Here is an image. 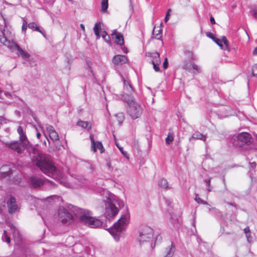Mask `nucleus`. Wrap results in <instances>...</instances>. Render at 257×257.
<instances>
[{"label":"nucleus","mask_w":257,"mask_h":257,"mask_svg":"<svg viewBox=\"0 0 257 257\" xmlns=\"http://www.w3.org/2000/svg\"><path fill=\"white\" fill-rule=\"evenodd\" d=\"M32 160L45 174L56 180H58L60 184L66 187H71L70 184L67 182L63 174L55 166L49 155L38 154L36 156H33Z\"/></svg>","instance_id":"obj_1"},{"label":"nucleus","mask_w":257,"mask_h":257,"mask_svg":"<svg viewBox=\"0 0 257 257\" xmlns=\"http://www.w3.org/2000/svg\"><path fill=\"white\" fill-rule=\"evenodd\" d=\"M79 220L90 227L95 228L101 226L102 222L92 216V213L88 210L78 208L74 212Z\"/></svg>","instance_id":"obj_2"},{"label":"nucleus","mask_w":257,"mask_h":257,"mask_svg":"<svg viewBox=\"0 0 257 257\" xmlns=\"http://www.w3.org/2000/svg\"><path fill=\"white\" fill-rule=\"evenodd\" d=\"M129 218V214L126 212L122 215L120 218L109 229L110 233L113 236L115 240H119V233L124 229L125 226L128 223Z\"/></svg>","instance_id":"obj_3"},{"label":"nucleus","mask_w":257,"mask_h":257,"mask_svg":"<svg viewBox=\"0 0 257 257\" xmlns=\"http://www.w3.org/2000/svg\"><path fill=\"white\" fill-rule=\"evenodd\" d=\"M124 101L128 104L127 112L133 119H136L140 117L143 112L142 106L135 101L134 97L130 98L124 97Z\"/></svg>","instance_id":"obj_4"},{"label":"nucleus","mask_w":257,"mask_h":257,"mask_svg":"<svg viewBox=\"0 0 257 257\" xmlns=\"http://www.w3.org/2000/svg\"><path fill=\"white\" fill-rule=\"evenodd\" d=\"M0 41L4 45L8 46L11 50H17L23 59H28L30 57L29 53L23 50L17 43L8 41L5 36L0 35Z\"/></svg>","instance_id":"obj_5"},{"label":"nucleus","mask_w":257,"mask_h":257,"mask_svg":"<svg viewBox=\"0 0 257 257\" xmlns=\"http://www.w3.org/2000/svg\"><path fill=\"white\" fill-rule=\"evenodd\" d=\"M154 230L149 226H144L139 232L137 241L140 244L150 241L153 236Z\"/></svg>","instance_id":"obj_6"},{"label":"nucleus","mask_w":257,"mask_h":257,"mask_svg":"<svg viewBox=\"0 0 257 257\" xmlns=\"http://www.w3.org/2000/svg\"><path fill=\"white\" fill-rule=\"evenodd\" d=\"M58 219L63 224H70L73 221V216L63 207H60L58 210Z\"/></svg>","instance_id":"obj_7"},{"label":"nucleus","mask_w":257,"mask_h":257,"mask_svg":"<svg viewBox=\"0 0 257 257\" xmlns=\"http://www.w3.org/2000/svg\"><path fill=\"white\" fill-rule=\"evenodd\" d=\"M106 211L105 215L106 218L110 219L115 216L118 212V209L115 205L112 203L110 199H108L107 202L106 203Z\"/></svg>","instance_id":"obj_8"},{"label":"nucleus","mask_w":257,"mask_h":257,"mask_svg":"<svg viewBox=\"0 0 257 257\" xmlns=\"http://www.w3.org/2000/svg\"><path fill=\"white\" fill-rule=\"evenodd\" d=\"M6 147L16 152L18 154H22L24 152L26 147L18 141H13L6 142L5 143Z\"/></svg>","instance_id":"obj_9"},{"label":"nucleus","mask_w":257,"mask_h":257,"mask_svg":"<svg viewBox=\"0 0 257 257\" xmlns=\"http://www.w3.org/2000/svg\"><path fill=\"white\" fill-rule=\"evenodd\" d=\"M123 84L124 92L122 95V98L124 100V97L130 98V97H134L132 95L134 89L130 82L125 79H123Z\"/></svg>","instance_id":"obj_10"},{"label":"nucleus","mask_w":257,"mask_h":257,"mask_svg":"<svg viewBox=\"0 0 257 257\" xmlns=\"http://www.w3.org/2000/svg\"><path fill=\"white\" fill-rule=\"evenodd\" d=\"M18 133L19 135V141L23 146H25L26 148L29 146L30 143L28 141L25 132L24 131L23 128L19 126L17 129Z\"/></svg>","instance_id":"obj_11"},{"label":"nucleus","mask_w":257,"mask_h":257,"mask_svg":"<svg viewBox=\"0 0 257 257\" xmlns=\"http://www.w3.org/2000/svg\"><path fill=\"white\" fill-rule=\"evenodd\" d=\"M46 128L47 133L49 134L50 138L53 142L59 140V135L53 126L49 124H46Z\"/></svg>","instance_id":"obj_12"},{"label":"nucleus","mask_w":257,"mask_h":257,"mask_svg":"<svg viewBox=\"0 0 257 257\" xmlns=\"http://www.w3.org/2000/svg\"><path fill=\"white\" fill-rule=\"evenodd\" d=\"M9 212L13 214L18 209L19 207L16 204V199L13 196H11L7 202Z\"/></svg>","instance_id":"obj_13"},{"label":"nucleus","mask_w":257,"mask_h":257,"mask_svg":"<svg viewBox=\"0 0 257 257\" xmlns=\"http://www.w3.org/2000/svg\"><path fill=\"white\" fill-rule=\"evenodd\" d=\"M193 61L185 60L184 63L183 69L190 72L192 69L196 70L198 73L201 72V70L197 65L192 62Z\"/></svg>","instance_id":"obj_14"},{"label":"nucleus","mask_w":257,"mask_h":257,"mask_svg":"<svg viewBox=\"0 0 257 257\" xmlns=\"http://www.w3.org/2000/svg\"><path fill=\"white\" fill-rule=\"evenodd\" d=\"M214 41L223 50H228L229 42L225 36L221 37V39L215 38Z\"/></svg>","instance_id":"obj_15"},{"label":"nucleus","mask_w":257,"mask_h":257,"mask_svg":"<svg viewBox=\"0 0 257 257\" xmlns=\"http://www.w3.org/2000/svg\"><path fill=\"white\" fill-rule=\"evenodd\" d=\"M112 62L115 65H121L127 62L126 56L122 55H115L112 59Z\"/></svg>","instance_id":"obj_16"},{"label":"nucleus","mask_w":257,"mask_h":257,"mask_svg":"<svg viewBox=\"0 0 257 257\" xmlns=\"http://www.w3.org/2000/svg\"><path fill=\"white\" fill-rule=\"evenodd\" d=\"M90 139L92 144V150L93 152H96L98 149L100 151V153H102L104 152V149L102 143L100 142H95L93 137L92 135L90 136Z\"/></svg>","instance_id":"obj_17"},{"label":"nucleus","mask_w":257,"mask_h":257,"mask_svg":"<svg viewBox=\"0 0 257 257\" xmlns=\"http://www.w3.org/2000/svg\"><path fill=\"white\" fill-rule=\"evenodd\" d=\"M112 39H115V42L120 46L124 44V39L122 35L117 32L116 30H114L111 34Z\"/></svg>","instance_id":"obj_18"},{"label":"nucleus","mask_w":257,"mask_h":257,"mask_svg":"<svg viewBox=\"0 0 257 257\" xmlns=\"http://www.w3.org/2000/svg\"><path fill=\"white\" fill-rule=\"evenodd\" d=\"M30 183L33 187L36 188L42 186L44 183V181L38 177L33 176L30 178Z\"/></svg>","instance_id":"obj_19"},{"label":"nucleus","mask_w":257,"mask_h":257,"mask_svg":"<svg viewBox=\"0 0 257 257\" xmlns=\"http://www.w3.org/2000/svg\"><path fill=\"white\" fill-rule=\"evenodd\" d=\"M9 226L10 227L11 232L13 234L15 241L17 243H19L21 241V235L20 234L18 229L13 225V224L11 223L9 224Z\"/></svg>","instance_id":"obj_20"},{"label":"nucleus","mask_w":257,"mask_h":257,"mask_svg":"<svg viewBox=\"0 0 257 257\" xmlns=\"http://www.w3.org/2000/svg\"><path fill=\"white\" fill-rule=\"evenodd\" d=\"M146 56L151 59L152 63H161L160 54L157 52H147L146 54Z\"/></svg>","instance_id":"obj_21"},{"label":"nucleus","mask_w":257,"mask_h":257,"mask_svg":"<svg viewBox=\"0 0 257 257\" xmlns=\"http://www.w3.org/2000/svg\"><path fill=\"white\" fill-rule=\"evenodd\" d=\"M175 251V246L173 242H171V245L166 248L164 252V256L163 257H172Z\"/></svg>","instance_id":"obj_22"},{"label":"nucleus","mask_w":257,"mask_h":257,"mask_svg":"<svg viewBox=\"0 0 257 257\" xmlns=\"http://www.w3.org/2000/svg\"><path fill=\"white\" fill-rule=\"evenodd\" d=\"M206 139V136L205 135H203L199 132H196L193 134L191 138H190L189 140L191 141V139L200 140L205 142Z\"/></svg>","instance_id":"obj_23"},{"label":"nucleus","mask_w":257,"mask_h":257,"mask_svg":"<svg viewBox=\"0 0 257 257\" xmlns=\"http://www.w3.org/2000/svg\"><path fill=\"white\" fill-rule=\"evenodd\" d=\"M153 34L156 39L160 40L162 37V30L160 27H155L153 31Z\"/></svg>","instance_id":"obj_24"},{"label":"nucleus","mask_w":257,"mask_h":257,"mask_svg":"<svg viewBox=\"0 0 257 257\" xmlns=\"http://www.w3.org/2000/svg\"><path fill=\"white\" fill-rule=\"evenodd\" d=\"M158 184L161 188H164L165 189H167L169 188L168 181H167L166 179H165L164 178L159 179L158 181Z\"/></svg>","instance_id":"obj_25"},{"label":"nucleus","mask_w":257,"mask_h":257,"mask_svg":"<svg viewBox=\"0 0 257 257\" xmlns=\"http://www.w3.org/2000/svg\"><path fill=\"white\" fill-rule=\"evenodd\" d=\"M101 29L100 23H96L93 28V31L95 35L96 36L97 39H99L100 37L99 34V30Z\"/></svg>","instance_id":"obj_26"},{"label":"nucleus","mask_w":257,"mask_h":257,"mask_svg":"<svg viewBox=\"0 0 257 257\" xmlns=\"http://www.w3.org/2000/svg\"><path fill=\"white\" fill-rule=\"evenodd\" d=\"M10 168L7 166H3L1 168L0 173L3 174V177H5L10 175Z\"/></svg>","instance_id":"obj_27"},{"label":"nucleus","mask_w":257,"mask_h":257,"mask_svg":"<svg viewBox=\"0 0 257 257\" xmlns=\"http://www.w3.org/2000/svg\"><path fill=\"white\" fill-rule=\"evenodd\" d=\"M185 53L188 58V60L194 61L196 60V57L194 55L192 52L189 51H186Z\"/></svg>","instance_id":"obj_28"},{"label":"nucleus","mask_w":257,"mask_h":257,"mask_svg":"<svg viewBox=\"0 0 257 257\" xmlns=\"http://www.w3.org/2000/svg\"><path fill=\"white\" fill-rule=\"evenodd\" d=\"M108 0H102L101 3V11L103 12L106 11L108 8Z\"/></svg>","instance_id":"obj_29"},{"label":"nucleus","mask_w":257,"mask_h":257,"mask_svg":"<svg viewBox=\"0 0 257 257\" xmlns=\"http://www.w3.org/2000/svg\"><path fill=\"white\" fill-rule=\"evenodd\" d=\"M211 209L212 210L211 213H212L214 215L218 216H220L221 217H223L222 212L221 211H220L218 209H217L215 207H213V208H211Z\"/></svg>","instance_id":"obj_30"},{"label":"nucleus","mask_w":257,"mask_h":257,"mask_svg":"<svg viewBox=\"0 0 257 257\" xmlns=\"http://www.w3.org/2000/svg\"><path fill=\"white\" fill-rule=\"evenodd\" d=\"M174 140V135L172 133H169L166 138V143L169 145Z\"/></svg>","instance_id":"obj_31"},{"label":"nucleus","mask_w":257,"mask_h":257,"mask_svg":"<svg viewBox=\"0 0 257 257\" xmlns=\"http://www.w3.org/2000/svg\"><path fill=\"white\" fill-rule=\"evenodd\" d=\"M101 36L106 42L110 43V38L105 31L102 32Z\"/></svg>","instance_id":"obj_32"},{"label":"nucleus","mask_w":257,"mask_h":257,"mask_svg":"<svg viewBox=\"0 0 257 257\" xmlns=\"http://www.w3.org/2000/svg\"><path fill=\"white\" fill-rule=\"evenodd\" d=\"M77 125L82 128H85L88 127L89 123L88 121L81 120L78 121Z\"/></svg>","instance_id":"obj_33"},{"label":"nucleus","mask_w":257,"mask_h":257,"mask_svg":"<svg viewBox=\"0 0 257 257\" xmlns=\"http://www.w3.org/2000/svg\"><path fill=\"white\" fill-rule=\"evenodd\" d=\"M2 239L4 241H5L8 243H9L11 242V238L7 235V231L6 230H4V235L2 237Z\"/></svg>","instance_id":"obj_34"},{"label":"nucleus","mask_w":257,"mask_h":257,"mask_svg":"<svg viewBox=\"0 0 257 257\" xmlns=\"http://www.w3.org/2000/svg\"><path fill=\"white\" fill-rule=\"evenodd\" d=\"M195 200L196 202H197L198 203L202 204L204 205H208V203L206 201H204L200 198H199L198 196V194H196Z\"/></svg>","instance_id":"obj_35"},{"label":"nucleus","mask_w":257,"mask_h":257,"mask_svg":"<svg viewBox=\"0 0 257 257\" xmlns=\"http://www.w3.org/2000/svg\"><path fill=\"white\" fill-rule=\"evenodd\" d=\"M116 145L119 150V151H120V152L121 153V154H122V155L124 157H126V158H128V155L126 152L123 151V147L119 146L118 144H116Z\"/></svg>","instance_id":"obj_36"},{"label":"nucleus","mask_w":257,"mask_h":257,"mask_svg":"<svg viewBox=\"0 0 257 257\" xmlns=\"http://www.w3.org/2000/svg\"><path fill=\"white\" fill-rule=\"evenodd\" d=\"M212 178L210 177L208 179H206L205 180V182L207 184V190L209 191V192H210L211 191V185H210V182H211V180Z\"/></svg>","instance_id":"obj_37"},{"label":"nucleus","mask_w":257,"mask_h":257,"mask_svg":"<svg viewBox=\"0 0 257 257\" xmlns=\"http://www.w3.org/2000/svg\"><path fill=\"white\" fill-rule=\"evenodd\" d=\"M160 63H158V62H157V63L156 62L152 63V64L153 65L154 69L155 70V71L156 72H159L160 71L159 65H160Z\"/></svg>","instance_id":"obj_38"},{"label":"nucleus","mask_w":257,"mask_h":257,"mask_svg":"<svg viewBox=\"0 0 257 257\" xmlns=\"http://www.w3.org/2000/svg\"><path fill=\"white\" fill-rule=\"evenodd\" d=\"M244 233L246 234V236L247 239V240L249 241V236H250V230L248 227H246L244 229Z\"/></svg>","instance_id":"obj_39"},{"label":"nucleus","mask_w":257,"mask_h":257,"mask_svg":"<svg viewBox=\"0 0 257 257\" xmlns=\"http://www.w3.org/2000/svg\"><path fill=\"white\" fill-rule=\"evenodd\" d=\"M252 74L253 76H257V64H254L252 68Z\"/></svg>","instance_id":"obj_40"},{"label":"nucleus","mask_w":257,"mask_h":257,"mask_svg":"<svg viewBox=\"0 0 257 257\" xmlns=\"http://www.w3.org/2000/svg\"><path fill=\"white\" fill-rule=\"evenodd\" d=\"M221 203L222 204H223L224 203H226L228 205L232 206L235 208L237 207V205L234 202H226L224 199H222L221 200Z\"/></svg>","instance_id":"obj_41"},{"label":"nucleus","mask_w":257,"mask_h":257,"mask_svg":"<svg viewBox=\"0 0 257 257\" xmlns=\"http://www.w3.org/2000/svg\"><path fill=\"white\" fill-rule=\"evenodd\" d=\"M28 27L33 30H35L36 27L37 26L36 24L34 22L30 23L28 25Z\"/></svg>","instance_id":"obj_42"},{"label":"nucleus","mask_w":257,"mask_h":257,"mask_svg":"<svg viewBox=\"0 0 257 257\" xmlns=\"http://www.w3.org/2000/svg\"><path fill=\"white\" fill-rule=\"evenodd\" d=\"M163 68L164 69H166L168 68V62L167 58H166L164 60V61L163 64Z\"/></svg>","instance_id":"obj_43"},{"label":"nucleus","mask_w":257,"mask_h":257,"mask_svg":"<svg viewBox=\"0 0 257 257\" xmlns=\"http://www.w3.org/2000/svg\"><path fill=\"white\" fill-rule=\"evenodd\" d=\"M119 119V121H122L124 119V117L122 113H118L116 115Z\"/></svg>","instance_id":"obj_44"},{"label":"nucleus","mask_w":257,"mask_h":257,"mask_svg":"<svg viewBox=\"0 0 257 257\" xmlns=\"http://www.w3.org/2000/svg\"><path fill=\"white\" fill-rule=\"evenodd\" d=\"M170 11H171V10L169 9L166 13V16H165V18L164 19V21L166 23L168 22V21L169 19V13Z\"/></svg>","instance_id":"obj_45"},{"label":"nucleus","mask_w":257,"mask_h":257,"mask_svg":"<svg viewBox=\"0 0 257 257\" xmlns=\"http://www.w3.org/2000/svg\"><path fill=\"white\" fill-rule=\"evenodd\" d=\"M206 36L210 38V39H211L212 40H213V41L214 40L215 37L213 36V34H212L210 32H207L206 33Z\"/></svg>","instance_id":"obj_46"},{"label":"nucleus","mask_w":257,"mask_h":257,"mask_svg":"<svg viewBox=\"0 0 257 257\" xmlns=\"http://www.w3.org/2000/svg\"><path fill=\"white\" fill-rule=\"evenodd\" d=\"M86 64L87 66L89 68L90 71L92 72V69H91V65H92V62L90 60H86Z\"/></svg>","instance_id":"obj_47"},{"label":"nucleus","mask_w":257,"mask_h":257,"mask_svg":"<svg viewBox=\"0 0 257 257\" xmlns=\"http://www.w3.org/2000/svg\"><path fill=\"white\" fill-rule=\"evenodd\" d=\"M35 31L41 33L43 36H44V34L42 32V31L40 29L39 27H38L37 26L36 27Z\"/></svg>","instance_id":"obj_48"},{"label":"nucleus","mask_w":257,"mask_h":257,"mask_svg":"<svg viewBox=\"0 0 257 257\" xmlns=\"http://www.w3.org/2000/svg\"><path fill=\"white\" fill-rule=\"evenodd\" d=\"M164 200H165V202L166 203V204L168 205V206H170L172 203V201L170 200H168V199H167L166 198H164Z\"/></svg>","instance_id":"obj_49"},{"label":"nucleus","mask_w":257,"mask_h":257,"mask_svg":"<svg viewBox=\"0 0 257 257\" xmlns=\"http://www.w3.org/2000/svg\"><path fill=\"white\" fill-rule=\"evenodd\" d=\"M27 28V26H25V25H22V32L25 33L26 31Z\"/></svg>","instance_id":"obj_50"},{"label":"nucleus","mask_w":257,"mask_h":257,"mask_svg":"<svg viewBox=\"0 0 257 257\" xmlns=\"http://www.w3.org/2000/svg\"><path fill=\"white\" fill-rule=\"evenodd\" d=\"M210 22H211L212 25H214V24H215V20H214V19L213 18V17H211V18L210 19Z\"/></svg>","instance_id":"obj_51"},{"label":"nucleus","mask_w":257,"mask_h":257,"mask_svg":"<svg viewBox=\"0 0 257 257\" xmlns=\"http://www.w3.org/2000/svg\"><path fill=\"white\" fill-rule=\"evenodd\" d=\"M79 247H80L82 248H83L81 244H75L74 245V249H75V248H78Z\"/></svg>","instance_id":"obj_52"},{"label":"nucleus","mask_w":257,"mask_h":257,"mask_svg":"<svg viewBox=\"0 0 257 257\" xmlns=\"http://www.w3.org/2000/svg\"><path fill=\"white\" fill-rule=\"evenodd\" d=\"M250 165L251 166V167H252V168H254L256 166V164L255 162L250 163Z\"/></svg>","instance_id":"obj_53"},{"label":"nucleus","mask_w":257,"mask_h":257,"mask_svg":"<svg viewBox=\"0 0 257 257\" xmlns=\"http://www.w3.org/2000/svg\"><path fill=\"white\" fill-rule=\"evenodd\" d=\"M253 54L254 55H257V47L254 48V49L253 51Z\"/></svg>","instance_id":"obj_54"},{"label":"nucleus","mask_w":257,"mask_h":257,"mask_svg":"<svg viewBox=\"0 0 257 257\" xmlns=\"http://www.w3.org/2000/svg\"><path fill=\"white\" fill-rule=\"evenodd\" d=\"M80 27L82 31L84 32H85V27L84 25L82 24H80Z\"/></svg>","instance_id":"obj_55"},{"label":"nucleus","mask_w":257,"mask_h":257,"mask_svg":"<svg viewBox=\"0 0 257 257\" xmlns=\"http://www.w3.org/2000/svg\"><path fill=\"white\" fill-rule=\"evenodd\" d=\"M122 51H123V52L124 53H127V48L126 47H123L122 48Z\"/></svg>","instance_id":"obj_56"},{"label":"nucleus","mask_w":257,"mask_h":257,"mask_svg":"<svg viewBox=\"0 0 257 257\" xmlns=\"http://www.w3.org/2000/svg\"><path fill=\"white\" fill-rule=\"evenodd\" d=\"M178 221L177 220H175V222H174V226L175 227H178Z\"/></svg>","instance_id":"obj_57"},{"label":"nucleus","mask_w":257,"mask_h":257,"mask_svg":"<svg viewBox=\"0 0 257 257\" xmlns=\"http://www.w3.org/2000/svg\"><path fill=\"white\" fill-rule=\"evenodd\" d=\"M253 16L257 19V11L254 12Z\"/></svg>","instance_id":"obj_58"},{"label":"nucleus","mask_w":257,"mask_h":257,"mask_svg":"<svg viewBox=\"0 0 257 257\" xmlns=\"http://www.w3.org/2000/svg\"><path fill=\"white\" fill-rule=\"evenodd\" d=\"M223 183H224V188L226 190H227V187H226V182H225V180L224 179H223Z\"/></svg>","instance_id":"obj_59"},{"label":"nucleus","mask_w":257,"mask_h":257,"mask_svg":"<svg viewBox=\"0 0 257 257\" xmlns=\"http://www.w3.org/2000/svg\"><path fill=\"white\" fill-rule=\"evenodd\" d=\"M41 136V135L40 133H37V138L38 139H40V137Z\"/></svg>","instance_id":"obj_60"},{"label":"nucleus","mask_w":257,"mask_h":257,"mask_svg":"<svg viewBox=\"0 0 257 257\" xmlns=\"http://www.w3.org/2000/svg\"><path fill=\"white\" fill-rule=\"evenodd\" d=\"M23 25L27 26V22L25 20H23Z\"/></svg>","instance_id":"obj_61"},{"label":"nucleus","mask_w":257,"mask_h":257,"mask_svg":"<svg viewBox=\"0 0 257 257\" xmlns=\"http://www.w3.org/2000/svg\"><path fill=\"white\" fill-rule=\"evenodd\" d=\"M3 205L0 203V212L3 210Z\"/></svg>","instance_id":"obj_62"},{"label":"nucleus","mask_w":257,"mask_h":257,"mask_svg":"<svg viewBox=\"0 0 257 257\" xmlns=\"http://www.w3.org/2000/svg\"><path fill=\"white\" fill-rule=\"evenodd\" d=\"M211 208H212V207H211L210 205H209V207H208V209H209V210L211 212H212L211 209H211Z\"/></svg>","instance_id":"obj_63"},{"label":"nucleus","mask_w":257,"mask_h":257,"mask_svg":"<svg viewBox=\"0 0 257 257\" xmlns=\"http://www.w3.org/2000/svg\"><path fill=\"white\" fill-rule=\"evenodd\" d=\"M56 149H57L58 150H60V146H58H58H56Z\"/></svg>","instance_id":"obj_64"}]
</instances>
